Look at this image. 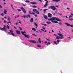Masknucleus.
<instances>
[{"instance_id": "nucleus-17", "label": "nucleus", "mask_w": 73, "mask_h": 73, "mask_svg": "<svg viewBox=\"0 0 73 73\" xmlns=\"http://www.w3.org/2000/svg\"><path fill=\"white\" fill-rule=\"evenodd\" d=\"M44 18L45 19H47V16L46 15H44Z\"/></svg>"}, {"instance_id": "nucleus-45", "label": "nucleus", "mask_w": 73, "mask_h": 73, "mask_svg": "<svg viewBox=\"0 0 73 73\" xmlns=\"http://www.w3.org/2000/svg\"><path fill=\"white\" fill-rule=\"evenodd\" d=\"M54 36H57V35H56V34H54Z\"/></svg>"}, {"instance_id": "nucleus-21", "label": "nucleus", "mask_w": 73, "mask_h": 73, "mask_svg": "<svg viewBox=\"0 0 73 73\" xmlns=\"http://www.w3.org/2000/svg\"><path fill=\"white\" fill-rule=\"evenodd\" d=\"M59 38L60 39H62V38H64V37H62L61 36H59Z\"/></svg>"}, {"instance_id": "nucleus-24", "label": "nucleus", "mask_w": 73, "mask_h": 73, "mask_svg": "<svg viewBox=\"0 0 73 73\" xmlns=\"http://www.w3.org/2000/svg\"><path fill=\"white\" fill-rule=\"evenodd\" d=\"M38 41L39 42H40V43H41V39H40V38H39Z\"/></svg>"}, {"instance_id": "nucleus-32", "label": "nucleus", "mask_w": 73, "mask_h": 73, "mask_svg": "<svg viewBox=\"0 0 73 73\" xmlns=\"http://www.w3.org/2000/svg\"><path fill=\"white\" fill-rule=\"evenodd\" d=\"M54 43L55 45H57V43L56 41H54Z\"/></svg>"}, {"instance_id": "nucleus-14", "label": "nucleus", "mask_w": 73, "mask_h": 73, "mask_svg": "<svg viewBox=\"0 0 73 73\" xmlns=\"http://www.w3.org/2000/svg\"><path fill=\"white\" fill-rule=\"evenodd\" d=\"M58 34L59 36H61V37H63V35H62L60 33H58Z\"/></svg>"}, {"instance_id": "nucleus-64", "label": "nucleus", "mask_w": 73, "mask_h": 73, "mask_svg": "<svg viewBox=\"0 0 73 73\" xmlns=\"http://www.w3.org/2000/svg\"><path fill=\"white\" fill-rule=\"evenodd\" d=\"M71 15L73 16V14H71Z\"/></svg>"}, {"instance_id": "nucleus-11", "label": "nucleus", "mask_w": 73, "mask_h": 73, "mask_svg": "<svg viewBox=\"0 0 73 73\" xmlns=\"http://www.w3.org/2000/svg\"><path fill=\"white\" fill-rule=\"evenodd\" d=\"M52 14H50V13H48V17H52Z\"/></svg>"}, {"instance_id": "nucleus-59", "label": "nucleus", "mask_w": 73, "mask_h": 73, "mask_svg": "<svg viewBox=\"0 0 73 73\" xmlns=\"http://www.w3.org/2000/svg\"><path fill=\"white\" fill-rule=\"evenodd\" d=\"M7 23H11V22H7Z\"/></svg>"}, {"instance_id": "nucleus-12", "label": "nucleus", "mask_w": 73, "mask_h": 73, "mask_svg": "<svg viewBox=\"0 0 73 73\" xmlns=\"http://www.w3.org/2000/svg\"><path fill=\"white\" fill-rule=\"evenodd\" d=\"M4 13L6 14H7V10L4 9Z\"/></svg>"}, {"instance_id": "nucleus-8", "label": "nucleus", "mask_w": 73, "mask_h": 73, "mask_svg": "<svg viewBox=\"0 0 73 73\" xmlns=\"http://www.w3.org/2000/svg\"><path fill=\"white\" fill-rule=\"evenodd\" d=\"M15 31L17 33L18 35H20V31L16 30Z\"/></svg>"}, {"instance_id": "nucleus-1", "label": "nucleus", "mask_w": 73, "mask_h": 73, "mask_svg": "<svg viewBox=\"0 0 73 73\" xmlns=\"http://www.w3.org/2000/svg\"><path fill=\"white\" fill-rule=\"evenodd\" d=\"M48 21H51L52 23H58V21H53V20H56V21H61V20L59 19L58 18L56 17H52L51 18L48 19Z\"/></svg>"}, {"instance_id": "nucleus-63", "label": "nucleus", "mask_w": 73, "mask_h": 73, "mask_svg": "<svg viewBox=\"0 0 73 73\" xmlns=\"http://www.w3.org/2000/svg\"><path fill=\"white\" fill-rule=\"evenodd\" d=\"M65 17L66 18V19H68V17L66 16Z\"/></svg>"}, {"instance_id": "nucleus-16", "label": "nucleus", "mask_w": 73, "mask_h": 73, "mask_svg": "<svg viewBox=\"0 0 73 73\" xmlns=\"http://www.w3.org/2000/svg\"><path fill=\"white\" fill-rule=\"evenodd\" d=\"M33 18H32L30 20V21L31 22V23H32V22H33Z\"/></svg>"}, {"instance_id": "nucleus-34", "label": "nucleus", "mask_w": 73, "mask_h": 73, "mask_svg": "<svg viewBox=\"0 0 73 73\" xmlns=\"http://www.w3.org/2000/svg\"><path fill=\"white\" fill-rule=\"evenodd\" d=\"M25 2H26V3H29V0H26Z\"/></svg>"}, {"instance_id": "nucleus-52", "label": "nucleus", "mask_w": 73, "mask_h": 73, "mask_svg": "<svg viewBox=\"0 0 73 73\" xmlns=\"http://www.w3.org/2000/svg\"><path fill=\"white\" fill-rule=\"evenodd\" d=\"M20 28V30L21 31L22 30V28Z\"/></svg>"}, {"instance_id": "nucleus-25", "label": "nucleus", "mask_w": 73, "mask_h": 73, "mask_svg": "<svg viewBox=\"0 0 73 73\" xmlns=\"http://www.w3.org/2000/svg\"><path fill=\"white\" fill-rule=\"evenodd\" d=\"M46 10H48V9H44V13H45V12H46Z\"/></svg>"}, {"instance_id": "nucleus-54", "label": "nucleus", "mask_w": 73, "mask_h": 73, "mask_svg": "<svg viewBox=\"0 0 73 73\" xmlns=\"http://www.w3.org/2000/svg\"><path fill=\"white\" fill-rule=\"evenodd\" d=\"M58 15H62V14H58Z\"/></svg>"}, {"instance_id": "nucleus-37", "label": "nucleus", "mask_w": 73, "mask_h": 73, "mask_svg": "<svg viewBox=\"0 0 73 73\" xmlns=\"http://www.w3.org/2000/svg\"><path fill=\"white\" fill-rule=\"evenodd\" d=\"M33 8H36L37 7H36V6L34 5L33 6Z\"/></svg>"}, {"instance_id": "nucleus-53", "label": "nucleus", "mask_w": 73, "mask_h": 73, "mask_svg": "<svg viewBox=\"0 0 73 73\" xmlns=\"http://www.w3.org/2000/svg\"><path fill=\"white\" fill-rule=\"evenodd\" d=\"M46 40H48V41H50V40H49V39H48L47 38L46 39Z\"/></svg>"}, {"instance_id": "nucleus-3", "label": "nucleus", "mask_w": 73, "mask_h": 73, "mask_svg": "<svg viewBox=\"0 0 73 73\" xmlns=\"http://www.w3.org/2000/svg\"><path fill=\"white\" fill-rule=\"evenodd\" d=\"M21 33L24 36H25V37H27V38H29V36H28V35H26V32H24L23 31H21Z\"/></svg>"}, {"instance_id": "nucleus-44", "label": "nucleus", "mask_w": 73, "mask_h": 73, "mask_svg": "<svg viewBox=\"0 0 73 73\" xmlns=\"http://www.w3.org/2000/svg\"><path fill=\"white\" fill-rule=\"evenodd\" d=\"M32 14H33V15H35V13H34L33 12L32 13Z\"/></svg>"}, {"instance_id": "nucleus-36", "label": "nucleus", "mask_w": 73, "mask_h": 73, "mask_svg": "<svg viewBox=\"0 0 73 73\" xmlns=\"http://www.w3.org/2000/svg\"><path fill=\"white\" fill-rule=\"evenodd\" d=\"M11 8H12V9H15L14 8H13V5H11Z\"/></svg>"}, {"instance_id": "nucleus-4", "label": "nucleus", "mask_w": 73, "mask_h": 73, "mask_svg": "<svg viewBox=\"0 0 73 73\" xmlns=\"http://www.w3.org/2000/svg\"><path fill=\"white\" fill-rule=\"evenodd\" d=\"M49 9H52V10H55L56 9V7L55 6H50V7H48Z\"/></svg>"}, {"instance_id": "nucleus-55", "label": "nucleus", "mask_w": 73, "mask_h": 73, "mask_svg": "<svg viewBox=\"0 0 73 73\" xmlns=\"http://www.w3.org/2000/svg\"><path fill=\"white\" fill-rule=\"evenodd\" d=\"M59 25H61V24H62L61 23H59Z\"/></svg>"}, {"instance_id": "nucleus-33", "label": "nucleus", "mask_w": 73, "mask_h": 73, "mask_svg": "<svg viewBox=\"0 0 73 73\" xmlns=\"http://www.w3.org/2000/svg\"><path fill=\"white\" fill-rule=\"evenodd\" d=\"M56 39H57L58 40L60 38L59 36H58V37H56Z\"/></svg>"}, {"instance_id": "nucleus-7", "label": "nucleus", "mask_w": 73, "mask_h": 73, "mask_svg": "<svg viewBox=\"0 0 73 73\" xmlns=\"http://www.w3.org/2000/svg\"><path fill=\"white\" fill-rule=\"evenodd\" d=\"M29 42H32V43H34V44L36 43V41L34 40H29Z\"/></svg>"}, {"instance_id": "nucleus-56", "label": "nucleus", "mask_w": 73, "mask_h": 73, "mask_svg": "<svg viewBox=\"0 0 73 73\" xmlns=\"http://www.w3.org/2000/svg\"><path fill=\"white\" fill-rule=\"evenodd\" d=\"M43 29L44 30L45 29V27H43Z\"/></svg>"}, {"instance_id": "nucleus-46", "label": "nucleus", "mask_w": 73, "mask_h": 73, "mask_svg": "<svg viewBox=\"0 0 73 73\" xmlns=\"http://www.w3.org/2000/svg\"><path fill=\"white\" fill-rule=\"evenodd\" d=\"M70 27H73V25H70Z\"/></svg>"}, {"instance_id": "nucleus-9", "label": "nucleus", "mask_w": 73, "mask_h": 73, "mask_svg": "<svg viewBox=\"0 0 73 73\" xmlns=\"http://www.w3.org/2000/svg\"><path fill=\"white\" fill-rule=\"evenodd\" d=\"M48 1H47L46 2V4H45V5H44V7H46V6H47V5H48Z\"/></svg>"}, {"instance_id": "nucleus-13", "label": "nucleus", "mask_w": 73, "mask_h": 73, "mask_svg": "<svg viewBox=\"0 0 73 73\" xmlns=\"http://www.w3.org/2000/svg\"><path fill=\"white\" fill-rule=\"evenodd\" d=\"M65 24L67 26H68V27H70V24L67 23H65Z\"/></svg>"}, {"instance_id": "nucleus-39", "label": "nucleus", "mask_w": 73, "mask_h": 73, "mask_svg": "<svg viewBox=\"0 0 73 73\" xmlns=\"http://www.w3.org/2000/svg\"><path fill=\"white\" fill-rule=\"evenodd\" d=\"M71 17H72V15H70L69 16V18H71Z\"/></svg>"}, {"instance_id": "nucleus-41", "label": "nucleus", "mask_w": 73, "mask_h": 73, "mask_svg": "<svg viewBox=\"0 0 73 73\" xmlns=\"http://www.w3.org/2000/svg\"><path fill=\"white\" fill-rule=\"evenodd\" d=\"M1 16H4V14L3 13H2L1 14Z\"/></svg>"}, {"instance_id": "nucleus-20", "label": "nucleus", "mask_w": 73, "mask_h": 73, "mask_svg": "<svg viewBox=\"0 0 73 73\" xmlns=\"http://www.w3.org/2000/svg\"><path fill=\"white\" fill-rule=\"evenodd\" d=\"M7 17L9 21H10V20H11V18H10V17Z\"/></svg>"}, {"instance_id": "nucleus-30", "label": "nucleus", "mask_w": 73, "mask_h": 73, "mask_svg": "<svg viewBox=\"0 0 73 73\" xmlns=\"http://www.w3.org/2000/svg\"><path fill=\"white\" fill-rule=\"evenodd\" d=\"M6 27H7L8 29H10V28H9V26H8V25H7V26H6Z\"/></svg>"}, {"instance_id": "nucleus-10", "label": "nucleus", "mask_w": 73, "mask_h": 73, "mask_svg": "<svg viewBox=\"0 0 73 73\" xmlns=\"http://www.w3.org/2000/svg\"><path fill=\"white\" fill-rule=\"evenodd\" d=\"M7 33H9V35H11V34L13 36H15V34L13 33H11L10 32H8Z\"/></svg>"}, {"instance_id": "nucleus-19", "label": "nucleus", "mask_w": 73, "mask_h": 73, "mask_svg": "<svg viewBox=\"0 0 73 73\" xmlns=\"http://www.w3.org/2000/svg\"><path fill=\"white\" fill-rule=\"evenodd\" d=\"M51 23L50 22H49V21L47 22H46V23L47 24H50Z\"/></svg>"}, {"instance_id": "nucleus-6", "label": "nucleus", "mask_w": 73, "mask_h": 73, "mask_svg": "<svg viewBox=\"0 0 73 73\" xmlns=\"http://www.w3.org/2000/svg\"><path fill=\"white\" fill-rule=\"evenodd\" d=\"M21 9H22V10L23 11V12L24 13H26V11H25V9H24L23 7H21Z\"/></svg>"}, {"instance_id": "nucleus-43", "label": "nucleus", "mask_w": 73, "mask_h": 73, "mask_svg": "<svg viewBox=\"0 0 73 73\" xmlns=\"http://www.w3.org/2000/svg\"><path fill=\"white\" fill-rule=\"evenodd\" d=\"M28 17H29V18H30V17H31V16H30V15H28Z\"/></svg>"}, {"instance_id": "nucleus-48", "label": "nucleus", "mask_w": 73, "mask_h": 73, "mask_svg": "<svg viewBox=\"0 0 73 73\" xmlns=\"http://www.w3.org/2000/svg\"><path fill=\"white\" fill-rule=\"evenodd\" d=\"M43 25H44V27H46V24H44Z\"/></svg>"}, {"instance_id": "nucleus-42", "label": "nucleus", "mask_w": 73, "mask_h": 73, "mask_svg": "<svg viewBox=\"0 0 73 73\" xmlns=\"http://www.w3.org/2000/svg\"><path fill=\"white\" fill-rule=\"evenodd\" d=\"M26 17V15H25V16H23V17L24 18H25V17Z\"/></svg>"}, {"instance_id": "nucleus-5", "label": "nucleus", "mask_w": 73, "mask_h": 73, "mask_svg": "<svg viewBox=\"0 0 73 73\" xmlns=\"http://www.w3.org/2000/svg\"><path fill=\"white\" fill-rule=\"evenodd\" d=\"M33 12L35 13H36V14H39V12L37 11V10L34 9L33 10Z\"/></svg>"}, {"instance_id": "nucleus-27", "label": "nucleus", "mask_w": 73, "mask_h": 73, "mask_svg": "<svg viewBox=\"0 0 73 73\" xmlns=\"http://www.w3.org/2000/svg\"><path fill=\"white\" fill-rule=\"evenodd\" d=\"M70 21H72L73 20V19H68Z\"/></svg>"}, {"instance_id": "nucleus-62", "label": "nucleus", "mask_w": 73, "mask_h": 73, "mask_svg": "<svg viewBox=\"0 0 73 73\" xmlns=\"http://www.w3.org/2000/svg\"><path fill=\"white\" fill-rule=\"evenodd\" d=\"M35 17H37V15H35Z\"/></svg>"}, {"instance_id": "nucleus-38", "label": "nucleus", "mask_w": 73, "mask_h": 73, "mask_svg": "<svg viewBox=\"0 0 73 73\" xmlns=\"http://www.w3.org/2000/svg\"><path fill=\"white\" fill-rule=\"evenodd\" d=\"M17 10H18V11H19V12H21V10L19 9H18Z\"/></svg>"}, {"instance_id": "nucleus-51", "label": "nucleus", "mask_w": 73, "mask_h": 73, "mask_svg": "<svg viewBox=\"0 0 73 73\" xmlns=\"http://www.w3.org/2000/svg\"><path fill=\"white\" fill-rule=\"evenodd\" d=\"M0 8H3V7L1 6L0 5Z\"/></svg>"}, {"instance_id": "nucleus-2", "label": "nucleus", "mask_w": 73, "mask_h": 73, "mask_svg": "<svg viewBox=\"0 0 73 73\" xmlns=\"http://www.w3.org/2000/svg\"><path fill=\"white\" fill-rule=\"evenodd\" d=\"M3 27H4L3 28L0 27V30H1V31H4L6 32L7 31V27H6V26L5 25H4Z\"/></svg>"}, {"instance_id": "nucleus-18", "label": "nucleus", "mask_w": 73, "mask_h": 73, "mask_svg": "<svg viewBox=\"0 0 73 73\" xmlns=\"http://www.w3.org/2000/svg\"><path fill=\"white\" fill-rule=\"evenodd\" d=\"M35 26H36V29L37 28V25H38L36 23H35Z\"/></svg>"}, {"instance_id": "nucleus-61", "label": "nucleus", "mask_w": 73, "mask_h": 73, "mask_svg": "<svg viewBox=\"0 0 73 73\" xmlns=\"http://www.w3.org/2000/svg\"><path fill=\"white\" fill-rule=\"evenodd\" d=\"M26 17H27V18H28V16L27 15L26 16Z\"/></svg>"}, {"instance_id": "nucleus-35", "label": "nucleus", "mask_w": 73, "mask_h": 73, "mask_svg": "<svg viewBox=\"0 0 73 73\" xmlns=\"http://www.w3.org/2000/svg\"><path fill=\"white\" fill-rule=\"evenodd\" d=\"M37 46L39 48H40V47H41V46H40V45H37Z\"/></svg>"}, {"instance_id": "nucleus-57", "label": "nucleus", "mask_w": 73, "mask_h": 73, "mask_svg": "<svg viewBox=\"0 0 73 73\" xmlns=\"http://www.w3.org/2000/svg\"><path fill=\"white\" fill-rule=\"evenodd\" d=\"M39 1L40 2H41V3H42V1H41V0H39Z\"/></svg>"}, {"instance_id": "nucleus-15", "label": "nucleus", "mask_w": 73, "mask_h": 73, "mask_svg": "<svg viewBox=\"0 0 73 73\" xmlns=\"http://www.w3.org/2000/svg\"><path fill=\"white\" fill-rule=\"evenodd\" d=\"M60 0H52V2L53 1H54L56 2H58V1H59Z\"/></svg>"}, {"instance_id": "nucleus-47", "label": "nucleus", "mask_w": 73, "mask_h": 73, "mask_svg": "<svg viewBox=\"0 0 73 73\" xmlns=\"http://www.w3.org/2000/svg\"><path fill=\"white\" fill-rule=\"evenodd\" d=\"M4 23H7V21H4Z\"/></svg>"}, {"instance_id": "nucleus-23", "label": "nucleus", "mask_w": 73, "mask_h": 73, "mask_svg": "<svg viewBox=\"0 0 73 73\" xmlns=\"http://www.w3.org/2000/svg\"><path fill=\"white\" fill-rule=\"evenodd\" d=\"M31 3L33 5L34 4H36V3L35 2H31Z\"/></svg>"}, {"instance_id": "nucleus-50", "label": "nucleus", "mask_w": 73, "mask_h": 73, "mask_svg": "<svg viewBox=\"0 0 73 73\" xmlns=\"http://www.w3.org/2000/svg\"><path fill=\"white\" fill-rule=\"evenodd\" d=\"M14 28H15V29H17V28H16V27H14Z\"/></svg>"}, {"instance_id": "nucleus-22", "label": "nucleus", "mask_w": 73, "mask_h": 73, "mask_svg": "<svg viewBox=\"0 0 73 73\" xmlns=\"http://www.w3.org/2000/svg\"><path fill=\"white\" fill-rule=\"evenodd\" d=\"M32 31H36V29L34 28H32Z\"/></svg>"}, {"instance_id": "nucleus-58", "label": "nucleus", "mask_w": 73, "mask_h": 73, "mask_svg": "<svg viewBox=\"0 0 73 73\" xmlns=\"http://www.w3.org/2000/svg\"><path fill=\"white\" fill-rule=\"evenodd\" d=\"M67 9H70L69 8H67Z\"/></svg>"}, {"instance_id": "nucleus-40", "label": "nucleus", "mask_w": 73, "mask_h": 73, "mask_svg": "<svg viewBox=\"0 0 73 73\" xmlns=\"http://www.w3.org/2000/svg\"><path fill=\"white\" fill-rule=\"evenodd\" d=\"M23 5L24 7H25V6H26L27 5H26V4L24 5V4H23Z\"/></svg>"}, {"instance_id": "nucleus-26", "label": "nucleus", "mask_w": 73, "mask_h": 73, "mask_svg": "<svg viewBox=\"0 0 73 73\" xmlns=\"http://www.w3.org/2000/svg\"><path fill=\"white\" fill-rule=\"evenodd\" d=\"M9 32H10L11 33H13V31H12V30H9Z\"/></svg>"}, {"instance_id": "nucleus-29", "label": "nucleus", "mask_w": 73, "mask_h": 73, "mask_svg": "<svg viewBox=\"0 0 73 73\" xmlns=\"http://www.w3.org/2000/svg\"><path fill=\"white\" fill-rule=\"evenodd\" d=\"M56 42L58 43H59L60 42V40H57L56 41Z\"/></svg>"}, {"instance_id": "nucleus-60", "label": "nucleus", "mask_w": 73, "mask_h": 73, "mask_svg": "<svg viewBox=\"0 0 73 73\" xmlns=\"http://www.w3.org/2000/svg\"><path fill=\"white\" fill-rule=\"evenodd\" d=\"M19 23H20V24H21V21H19Z\"/></svg>"}, {"instance_id": "nucleus-49", "label": "nucleus", "mask_w": 73, "mask_h": 73, "mask_svg": "<svg viewBox=\"0 0 73 73\" xmlns=\"http://www.w3.org/2000/svg\"><path fill=\"white\" fill-rule=\"evenodd\" d=\"M41 30L42 31H43V32H44L45 31H44V30H43V29H41Z\"/></svg>"}, {"instance_id": "nucleus-28", "label": "nucleus", "mask_w": 73, "mask_h": 73, "mask_svg": "<svg viewBox=\"0 0 73 73\" xmlns=\"http://www.w3.org/2000/svg\"><path fill=\"white\" fill-rule=\"evenodd\" d=\"M29 13L31 14L32 15V13L31 12V11H29Z\"/></svg>"}, {"instance_id": "nucleus-31", "label": "nucleus", "mask_w": 73, "mask_h": 73, "mask_svg": "<svg viewBox=\"0 0 73 73\" xmlns=\"http://www.w3.org/2000/svg\"><path fill=\"white\" fill-rule=\"evenodd\" d=\"M50 42H48V43H47L46 45H50Z\"/></svg>"}]
</instances>
